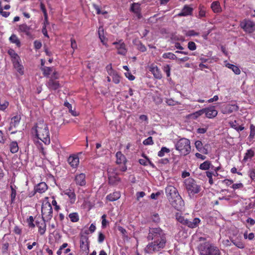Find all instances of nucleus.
<instances>
[{
    "instance_id": "obj_30",
    "label": "nucleus",
    "mask_w": 255,
    "mask_h": 255,
    "mask_svg": "<svg viewBox=\"0 0 255 255\" xmlns=\"http://www.w3.org/2000/svg\"><path fill=\"white\" fill-rule=\"evenodd\" d=\"M8 147L11 153H16L18 151L19 146L16 141H11L9 144Z\"/></svg>"
},
{
    "instance_id": "obj_10",
    "label": "nucleus",
    "mask_w": 255,
    "mask_h": 255,
    "mask_svg": "<svg viewBox=\"0 0 255 255\" xmlns=\"http://www.w3.org/2000/svg\"><path fill=\"white\" fill-rule=\"evenodd\" d=\"M112 44L115 46L118 54L122 55H126L128 50L126 48V44L123 39L117 40L116 41L114 42Z\"/></svg>"
},
{
    "instance_id": "obj_44",
    "label": "nucleus",
    "mask_w": 255,
    "mask_h": 255,
    "mask_svg": "<svg viewBox=\"0 0 255 255\" xmlns=\"http://www.w3.org/2000/svg\"><path fill=\"white\" fill-rule=\"evenodd\" d=\"M170 152V149L166 147H161L160 151L158 152V156L159 157H162L164 156L165 153H168Z\"/></svg>"
},
{
    "instance_id": "obj_40",
    "label": "nucleus",
    "mask_w": 255,
    "mask_h": 255,
    "mask_svg": "<svg viewBox=\"0 0 255 255\" xmlns=\"http://www.w3.org/2000/svg\"><path fill=\"white\" fill-rule=\"evenodd\" d=\"M204 114V111L203 109L200 110L190 115V117L192 119H196L200 116Z\"/></svg>"
},
{
    "instance_id": "obj_63",
    "label": "nucleus",
    "mask_w": 255,
    "mask_h": 255,
    "mask_svg": "<svg viewBox=\"0 0 255 255\" xmlns=\"http://www.w3.org/2000/svg\"><path fill=\"white\" fill-rule=\"evenodd\" d=\"M71 47L73 49V51H74L75 49H76L77 48V43L75 39L74 38H71Z\"/></svg>"
},
{
    "instance_id": "obj_20",
    "label": "nucleus",
    "mask_w": 255,
    "mask_h": 255,
    "mask_svg": "<svg viewBox=\"0 0 255 255\" xmlns=\"http://www.w3.org/2000/svg\"><path fill=\"white\" fill-rule=\"evenodd\" d=\"M63 193L64 195H67L68 197L70 202L71 204L75 203L76 199V196L73 189H66L64 190Z\"/></svg>"
},
{
    "instance_id": "obj_51",
    "label": "nucleus",
    "mask_w": 255,
    "mask_h": 255,
    "mask_svg": "<svg viewBox=\"0 0 255 255\" xmlns=\"http://www.w3.org/2000/svg\"><path fill=\"white\" fill-rule=\"evenodd\" d=\"M143 144L145 145H152L154 144V142L152 140V137L151 136H149L143 141Z\"/></svg>"
},
{
    "instance_id": "obj_2",
    "label": "nucleus",
    "mask_w": 255,
    "mask_h": 255,
    "mask_svg": "<svg viewBox=\"0 0 255 255\" xmlns=\"http://www.w3.org/2000/svg\"><path fill=\"white\" fill-rule=\"evenodd\" d=\"M31 132L35 138L40 140L45 145H49L50 143L49 128L44 121L37 122L32 128Z\"/></svg>"
},
{
    "instance_id": "obj_9",
    "label": "nucleus",
    "mask_w": 255,
    "mask_h": 255,
    "mask_svg": "<svg viewBox=\"0 0 255 255\" xmlns=\"http://www.w3.org/2000/svg\"><path fill=\"white\" fill-rule=\"evenodd\" d=\"M240 26L246 33H252L255 31V23L249 19L241 21Z\"/></svg>"
},
{
    "instance_id": "obj_13",
    "label": "nucleus",
    "mask_w": 255,
    "mask_h": 255,
    "mask_svg": "<svg viewBox=\"0 0 255 255\" xmlns=\"http://www.w3.org/2000/svg\"><path fill=\"white\" fill-rule=\"evenodd\" d=\"M74 181L76 185L84 186L86 184V175L85 173H76L74 178Z\"/></svg>"
},
{
    "instance_id": "obj_41",
    "label": "nucleus",
    "mask_w": 255,
    "mask_h": 255,
    "mask_svg": "<svg viewBox=\"0 0 255 255\" xmlns=\"http://www.w3.org/2000/svg\"><path fill=\"white\" fill-rule=\"evenodd\" d=\"M163 58H167L172 60L177 59L176 56L171 52L165 53L162 55Z\"/></svg>"
},
{
    "instance_id": "obj_18",
    "label": "nucleus",
    "mask_w": 255,
    "mask_h": 255,
    "mask_svg": "<svg viewBox=\"0 0 255 255\" xmlns=\"http://www.w3.org/2000/svg\"><path fill=\"white\" fill-rule=\"evenodd\" d=\"M46 222H47V220H44V219H43L42 218L40 221L36 220L35 222L36 225L38 228V232L40 235H43L46 232Z\"/></svg>"
},
{
    "instance_id": "obj_42",
    "label": "nucleus",
    "mask_w": 255,
    "mask_h": 255,
    "mask_svg": "<svg viewBox=\"0 0 255 255\" xmlns=\"http://www.w3.org/2000/svg\"><path fill=\"white\" fill-rule=\"evenodd\" d=\"M255 136V126L253 124L250 126V133L249 136V139L250 141L253 140Z\"/></svg>"
},
{
    "instance_id": "obj_28",
    "label": "nucleus",
    "mask_w": 255,
    "mask_h": 255,
    "mask_svg": "<svg viewBox=\"0 0 255 255\" xmlns=\"http://www.w3.org/2000/svg\"><path fill=\"white\" fill-rule=\"evenodd\" d=\"M121 197L120 191H115L112 193L108 195L106 199L109 201L113 202L118 200Z\"/></svg>"
},
{
    "instance_id": "obj_31",
    "label": "nucleus",
    "mask_w": 255,
    "mask_h": 255,
    "mask_svg": "<svg viewBox=\"0 0 255 255\" xmlns=\"http://www.w3.org/2000/svg\"><path fill=\"white\" fill-rule=\"evenodd\" d=\"M211 7L215 13H219L222 11L220 2L218 1L213 2L211 4Z\"/></svg>"
},
{
    "instance_id": "obj_29",
    "label": "nucleus",
    "mask_w": 255,
    "mask_h": 255,
    "mask_svg": "<svg viewBox=\"0 0 255 255\" xmlns=\"http://www.w3.org/2000/svg\"><path fill=\"white\" fill-rule=\"evenodd\" d=\"M241 239L242 237L240 236L235 239L233 238H230V240L231 242L238 248L243 249L245 247V245L242 242Z\"/></svg>"
},
{
    "instance_id": "obj_5",
    "label": "nucleus",
    "mask_w": 255,
    "mask_h": 255,
    "mask_svg": "<svg viewBox=\"0 0 255 255\" xmlns=\"http://www.w3.org/2000/svg\"><path fill=\"white\" fill-rule=\"evenodd\" d=\"M175 218L180 223L191 229L197 228L201 222V220L198 218H195L193 219L192 221H191L188 219L185 218L180 213H176Z\"/></svg>"
},
{
    "instance_id": "obj_17",
    "label": "nucleus",
    "mask_w": 255,
    "mask_h": 255,
    "mask_svg": "<svg viewBox=\"0 0 255 255\" xmlns=\"http://www.w3.org/2000/svg\"><path fill=\"white\" fill-rule=\"evenodd\" d=\"M204 114H205L206 117L209 119H212L217 116L218 111L216 110L215 106H211L208 108L203 109Z\"/></svg>"
},
{
    "instance_id": "obj_56",
    "label": "nucleus",
    "mask_w": 255,
    "mask_h": 255,
    "mask_svg": "<svg viewBox=\"0 0 255 255\" xmlns=\"http://www.w3.org/2000/svg\"><path fill=\"white\" fill-rule=\"evenodd\" d=\"M142 156L145 159H140L139 160V162L141 165L146 166L147 165L148 160H147V158H148L144 153L142 154Z\"/></svg>"
},
{
    "instance_id": "obj_53",
    "label": "nucleus",
    "mask_w": 255,
    "mask_h": 255,
    "mask_svg": "<svg viewBox=\"0 0 255 255\" xmlns=\"http://www.w3.org/2000/svg\"><path fill=\"white\" fill-rule=\"evenodd\" d=\"M203 6H202L201 5H199V18H202V17H205L206 15V11L205 10H204L203 9Z\"/></svg>"
},
{
    "instance_id": "obj_47",
    "label": "nucleus",
    "mask_w": 255,
    "mask_h": 255,
    "mask_svg": "<svg viewBox=\"0 0 255 255\" xmlns=\"http://www.w3.org/2000/svg\"><path fill=\"white\" fill-rule=\"evenodd\" d=\"M113 81L116 84L120 83L121 81L120 76L116 73L112 74Z\"/></svg>"
},
{
    "instance_id": "obj_11",
    "label": "nucleus",
    "mask_w": 255,
    "mask_h": 255,
    "mask_svg": "<svg viewBox=\"0 0 255 255\" xmlns=\"http://www.w3.org/2000/svg\"><path fill=\"white\" fill-rule=\"evenodd\" d=\"M166 197L169 200L174 199V198L180 195L177 189L173 186L168 185L165 189Z\"/></svg>"
},
{
    "instance_id": "obj_15",
    "label": "nucleus",
    "mask_w": 255,
    "mask_h": 255,
    "mask_svg": "<svg viewBox=\"0 0 255 255\" xmlns=\"http://www.w3.org/2000/svg\"><path fill=\"white\" fill-rule=\"evenodd\" d=\"M90 241L87 236H82L80 241V249L88 254L89 252Z\"/></svg>"
},
{
    "instance_id": "obj_19",
    "label": "nucleus",
    "mask_w": 255,
    "mask_h": 255,
    "mask_svg": "<svg viewBox=\"0 0 255 255\" xmlns=\"http://www.w3.org/2000/svg\"><path fill=\"white\" fill-rule=\"evenodd\" d=\"M195 146L199 152L204 154H207L208 153V150L207 149L208 145L205 144L204 146H203L201 141L196 140L195 142Z\"/></svg>"
},
{
    "instance_id": "obj_38",
    "label": "nucleus",
    "mask_w": 255,
    "mask_h": 255,
    "mask_svg": "<svg viewBox=\"0 0 255 255\" xmlns=\"http://www.w3.org/2000/svg\"><path fill=\"white\" fill-rule=\"evenodd\" d=\"M20 118L18 116H14L11 118L10 122V127H15L19 123Z\"/></svg>"
},
{
    "instance_id": "obj_49",
    "label": "nucleus",
    "mask_w": 255,
    "mask_h": 255,
    "mask_svg": "<svg viewBox=\"0 0 255 255\" xmlns=\"http://www.w3.org/2000/svg\"><path fill=\"white\" fill-rule=\"evenodd\" d=\"M10 188L11 191L10 195L11 202L13 203L15 199L16 191L12 186H10Z\"/></svg>"
},
{
    "instance_id": "obj_52",
    "label": "nucleus",
    "mask_w": 255,
    "mask_h": 255,
    "mask_svg": "<svg viewBox=\"0 0 255 255\" xmlns=\"http://www.w3.org/2000/svg\"><path fill=\"white\" fill-rule=\"evenodd\" d=\"M130 10L131 11H132L134 13H135L136 11L139 10L140 9H139L138 3H132L131 6V7H130Z\"/></svg>"
},
{
    "instance_id": "obj_54",
    "label": "nucleus",
    "mask_w": 255,
    "mask_h": 255,
    "mask_svg": "<svg viewBox=\"0 0 255 255\" xmlns=\"http://www.w3.org/2000/svg\"><path fill=\"white\" fill-rule=\"evenodd\" d=\"M248 174L252 180L255 181V170L254 169H250L249 170Z\"/></svg>"
},
{
    "instance_id": "obj_21",
    "label": "nucleus",
    "mask_w": 255,
    "mask_h": 255,
    "mask_svg": "<svg viewBox=\"0 0 255 255\" xmlns=\"http://www.w3.org/2000/svg\"><path fill=\"white\" fill-rule=\"evenodd\" d=\"M239 109V107L236 104H228L224 108L223 113L230 114L234 112H237Z\"/></svg>"
},
{
    "instance_id": "obj_37",
    "label": "nucleus",
    "mask_w": 255,
    "mask_h": 255,
    "mask_svg": "<svg viewBox=\"0 0 255 255\" xmlns=\"http://www.w3.org/2000/svg\"><path fill=\"white\" fill-rule=\"evenodd\" d=\"M211 162L209 160H206L200 165L199 168L203 170H207L210 168Z\"/></svg>"
},
{
    "instance_id": "obj_57",
    "label": "nucleus",
    "mask_w": 255,
    "mask_h": 255,
    "mask_svg": "<svg viewBox=\"0 0 255 255\" xmlns=\"http://www.w3.org/2000/svg\"><path fill=\"white\" fill-rule=\"evenodd\" d=\"M106 70L108 74L112 76L113 74L115 73V72L112 68V64H109L106 67Z\"/></svg>"
},
{
    "instance_id": "obj_32",
    "label": "nucleus",
    "mask_w": 255,
    "mask_h": 255,
    "mask_svg": "<svg viewBox=\"0 0 255 255\" xmlns=\"http://www.w3.org/2000/svg\"><path fill=\"white\" fill-rule=\"evenodd\" d=\"M9 41L15 44L18 47L21 46L20 41L16 35L12 34L9 38Z\"/></svg>"
},
{
    "instance_id": "obj_6",
    "label": "nucleus",
    "mask_w": 255,
    "mask_h": 255,
    "mask_svg": "<svg viewBox=\"0 0 255 255\" xmlns=\"http://www.w3.org/2000/svg\"><path fill=\"white\" fill-rule=\"evenodd\" d=\"M48 200V197H45L41 206L42 218L47 220V222L50 221L53 217L52 206Z\"/></svg>"
},
{
    "instance_id": "obj_60",
    "label": "nucleus",
    "mask_w": 255,
    "mask_h": 255,
    "mask_svg": "<svg viewBox=\"0 0 255 255\" xmlns=\"http://www.w3.org/2000/svg\"><path fill=\"white\" fill-rule=\"evenodd\" d=\"M170 67L169 65H166L164 66L163 70V71L166 73L167 77H169L170 75Z\"/></svg>"
},
{
    "instance_id": "obj_45",
    "label": "nucleus",
    "mask_w": 255,
    "mask_h": 255,
    "mask_svg": "<svg viewBox=\"0 0 255 255\" xmlns=\"http://www.w3.org/2000/svg\"><path fill=\"white\" fill-rule=\"evenodd\" d=\"M40 7L41 10H42V11L44 14L45 21H47L48 20V14L47 13V10L46 9L45 5L44 4V3L43 2H40Z\"/></svg>"
},
{
    "instance_id": "obj_24",
    "label": "nucleus",
    "mask_w": 255,
    "mask_h": 255,
    "mask_svg": "<svg viewBox=\"0 0 255 255\" xmlns=\"http://www.w3.org/2000/svg\"><path fill=\"white\" fill-rule=\"evenodd\" d=\"M149 71L153 75L154 78L160 79L162 78V74L160 70L158 68L157 66L151 65L149 67Z\"/></svg>"
},
{
    "instance_id": "obj_48",
    "label": "nucleus",
    "mask_w": 255,
    "mask_h": 255,
    "mask_svg": "<svg viewBox=\"0 0 255 255\" xmlns=\"http://www.w3.org/2000/svg\"><path fill=\"white\" fill-rule=\"evenodd\" d=\"M9 105V103L6 101H0V110L4 111Z\"/></svg>"
},
{
    "instance_id": "obj_43",
    "label": "nucleus",
    "mask_w": 255,
    "mask_h": 255,
    "mask_svg": "<svg viewBox=\"0 0 255 255\" xmlns=\"http://www.w3.org/2000/svg\"><path fill=\"white\" fill-rule=\"evenodd\" d=\"M228 67L231 69L237 75H239L241 73V71L238 66L231 64H228Z\"/></svg>"
},
{
    "instance_id": "obj_46",
    "label": "nucleus",
    "mask_w": 255,
    "mask_h": 255,
    "mask_svg": "<svg viewBox=\"0 0 255 255\" xmlns=\"http://www.w3.org/2000/svg\"><path fill=\"white\" fill-rule=\"evenodd\" d=\"M206 176L209 178V183L210 185H213L214 183L213 179V176L214 174V172L213 171H207L205 172Z\"/></svg>"
},
{
    "instance_id": "obj_8",
    "label": "nucleus",
    "mask_w": 255,
    "mask_h": 255,
    "mask_svg": "<svg viewBox=\"0 0 255 255\" xmlns=\"http://www.w3.org/2000/svg\"><path fill=\"white\" fill-rule=\"evenodd\" d=\"M185 186L190 196H194L199 193L201 190L200 185L197 184L196 181L192 178H188L185 181Z\"/></svg>"
},
{
    "instance_id": "obj_64",
    "label": "nucleus",
    "mask_w": 255,
    "mask_h": 255,
    "mask_svg": "<svg viewBox=\"0 0 255 255\" xmlns=\"http://www.w3.org/2000/svg\"><path fill=\"white\" fill-rule=\"evenodd\" d=\"M105 238V235L101 232L99 233L98 235V242L99 243H102L104 242Z\"/></svg>"
},
{
    "instance_id": "obj_3",
    "label": "nucleus",
    "mask_w": 255,
    "mask_h": 255,
    "mask_svg": "<svg viewBox=\"0 0 255 255\" xmlns=\"http://www.w3.org/2000/svg\"><path fill=\"white\" fill-rule=\"evenodd\" d=\"M198 250L200 255H221L218 247L209 242L200 244Z\"/></svg>"
},
{
    "instance_id": "obj_14",
    "label": "nucleus",
    "mask_w": 255,
    "mask_h": 255,
    "mask_svg": "<svg viewBox=\"0 0 255 255\" xmlns=\"http://www.w3.org/2000/svg\"><path fill=\"white\" fill-rule=\"evenodd\" d=\"M12 57L13 58V64L14 68L20 75H23L24 74V68L18 61V59H19V56L17 54L14 53Z\"/></svg>"
},
{
    "instance_id": "obj_1",
    "label": "nucleus",
    "mask_w": 255,
    "mask_h": 255,
    "mask_svg": "<svg viewBox=\"0 0 255 255\" xmlns=\"http://www.w3.org/2000/svg\"><path fill=\"white\" fill-rule=\"evenodd\" d=\"M147 239L152 241L145 247L144 251L146 253L152 254L159 252L165 247L166 235L160 228H150Z\"/></svg>"
},
{
    "instance_id": "obj_36",
    "label": "nucleus",
    "mask_w": 255,
    "mask_h": 255,
    "mask_svg": "<svg viewBox=\"0 0 255 255\" xmlns=\"http://www.w3.org/2000/svg\"><path fill=\"white\" fill-rule=\"evenodd\" d=\"M255 152L252 149H248L243 158V161H246L248 159H251L254 156Z\"/></svg>"
},
{
    "instance_id": "obj_26",
    "label": "nucleus",
    "mask_w": 255,
    "mask_h": 255,
    "mask_svg": "<svg viewBox=\"0 0 255 255\" xmlns=\"http://www.w3.org/2000/svg\"><path fill=\"white\" fill-rule=\"evenodd\" d=\"M98 35L99 37L101 40V42L103 43V45L106 46L107 47H108V45L107 43V39L104 36V27L103 26H101L99 27L98 29Z\"/></svg>"
},
{
    "instance_id": "obj_7",
    "label": "nucleus",
    "mask_w": 255,
    "mask_h": 255,
    "mask_svg": "<svg viewBox=\"0 0 255 255\" xmlns=\"http://www.w3.org/2000/svg\"><path fill=\"white\" fill-rule=\"evenodd\" d=\"M59 77V73L56 70H54L51 76L49 77L46 83V86L50 91H55L61 87V85L58 80Z\"/></svg>"
},
{
    "instance_id": "obj_61",
    "label": "nucleus",
    "mask_w": 255,
    "mask_h": 255,
    "mask_svg": "<svg viewBox=\"0 0 255 255\" xmlns=\"http://www.w3.org/2000/svg\"><path fill=\"white\" fill-rule=\"evenodd\" d=\"M34 48L36 50H38L41 48V47L42 46V43L39 40H35L34 42Z\"/></svg>"
},
{
    "instance_id": "obj_50",
    "label": "nucleus",
    "mask_w": 255,
    "mask_h": 255,
    "mask_svg": "<svg viewBox=\"0 0 255 255\" xmlns=\"http://www.w3.org/2000/svg\"><path fill=\"white\" fill-rule=\"evenodd\" d=\"M34 219L32 216L29 217L27 219V223H28V226L30 228H34L35 227V225L33 223Z\"/></svg>"
},
{
    "instance_id": "obj_12",
    "label": "nucleus",
    "mask_w": 255,
    "mask_h": 255,
    "mask_svg": "<svg viewBox=\"0 0 255 255\" xmlns=\"http://www.w3.org/2000/svg\"><path fill=\"white\" fill-rule=\"evenodd\" d=\"M171 206L178 211H181L184 207V202L180 195L169 201Z\"/></svg>"
},
{
    "instance_id": "obj_16",
    "label": "nucleus",
    "mask_w": 255,
    "mask_h": 255,
    "mask_svg": "<svg viewBox=\"0 0 255 255\" xmlns=\"http://www.w3.org/2000/svg\"><path fill=\"white\" fill-rule=\"evenodd\" d=\"M69 164L72 168H77L79 164V157L78 154L70 155L67 159Z\"/></svg>"
},
{
    "instance_id": "obj_22",
    "label": "nucleus",
    "mask_w": 255,
    "mask_h": 255,
    "mask_svg": "<svg viewBox=\"0 0 255 255\" xmlns=\"http://www.w3.org/2000/svg\"><path fill=\"white\" fill-rule=\"evenodd\" d=\"M117 173H112L109 175V183L112 185H117L120 181L121 178Z\"/></svg>"
},
{
    "instance_id": "obj_25",
    "label": "nucleus",
    "mask_w": 255,
    "mask_h": 255,
    "mask_svg": "<svg viewBox=\"0 0 255 255\" xmlns=\"http://www.w3.org/2000/svg\"><path fill=\"white\" fill-rule=\"evenodd\" d=\"M193 9L187 5H185L181 11L178 13L179 16H187L191 15L192 13Z\"/></svg>"
},
{
    "instance_id": "obj_62",
    "label": "nucleus",
    "mask_w": 255,
    "mask_h": 255,
    "mask_svg": "<svg viewBox=\"0 0 255 255\" xmlns=\"http://www.w3.org/2000/svg\"><path fill=\"white\" fill-rule=\"evenodd\" d=\"M243 187H244L243 184L241 183H239L233 184L232 185V188L234 190H236V189L242 188H243Z\"/></svg>"
},
{
    "instance_id": "obj_33",
    "label": "nucleus",
    "mask_w": 255,
    "mask_h": 255,
    "mask_svg": "<svg viewBox=\"0 0 255 255\" xmlns=\"http://www.w3.org/2000/svg\"><path fill=\"white\" fill-rule=\"evenodd\" d=\"M116 157L117 164H122V163H125L126 160V157L121 151L117 152Z\"/></svg>"
},
{
    "instance_id": "obj_59",
    "label": "nucleus",
    "mask_w": 255,
    "mask_h": 255,
    "mask_svg": "<svg viewBox=\"0 0 255 255\" xmlns=\"http://www.w3.org/2000/svg\"><path fill=\"white\" fill-rule=\"evenodd\" d=\"M6 140V137L1 130H0V143L4 144Z\"/></svg>"
},
{
    "instance_id": "obj_39",
    "label": "nucleus",
    "mask_w": 255,
    "mask_h": 255,
    "mask_svg": "<svg viewBox=\"0 0 255 255\" xmlns=\"http://www.w3.org/2000/svg\"><path fill=\"white\" fill-rule=\"evenodd\" d=\"M68 216L72 222H77L79 220V216L77 212L70 213Z\"/></svg>"
},
{
    "instance_id": "obj_34",
    "label": "nucleus",
    "mask_w": 255,
    "mask_h": 255,
    "mask_svg": "<svg viewBox=\"0 0 255 255\" xmlns=\"http://www.w3.org/2000/svg\"><path fill=\"white\" fill-rule=\"evenodd\" d=\"M41 71H42L43 74L45 77H49L51 73L54 72L53 71V68L44 66L41 68Z\"/></svg>"
},
{
    "instance_id": "obj_58",
    "label": "nucleus",
    "mask_w": 255,
    "mask_h": 255,
    "mask_svg": "<svg viewBox=\"0 0 255 255\" xmlns=\"http://www.w3.org/2000/svg\"><path fill=\"white\" fill-rule=\"evenodd\" d=\"M9 247V244L8 243H5L2 244L1 247V251L3 254H6L7 252L8 249Z\"/></svg>"
},
{
    "instance_id": "obj_35",
    "label": "nucleus",
    "mask_w": 255,
    "mask_h": 255,
    "mask_svg": "<svg viewBox=\"0 0 255 255\" xmlns=\"http://www.w3.org/2000/svg\"><path fill=\"white\" fill-rule=\"evenodd\" d=\"M64 105L69 109V113H70L73 116L76 117L78 116L79 114L77 113L75 110H72V105L67 101L64 102Z\"/></svg>"
},
{
    "instance_id": "obj_4",
    "label": "nucleus",
    "mask_w": 255,
    "mask_h": 255,
    "mask_svg": "<svg viewBox=\"0 0 255 255\" xmlns=\"http://www.w3.org/2000/svg\"><path fill=\"white\" fill-rule=\"evenodd\" d=\"M175 149L181 155H186L191 151L190 141L186 138H181L175 144Z\"/></svg>"
},
{
    "instance_id": "obj_23",
    "label": "nucleus",
    "mask_w": 255,
    "mask_h": 255,
    "mask_svg": "<svg viewBox=\"0 0 255 255\" xmlns=\"http://www.w3.org/2000/svg\"><path fill=\"white\" fill-rule=\"evenodd\" d=\"M47 189L48 186L47 184L45 182H42L35 186L34 190L35 193L42 194L45 192Z\"/></svg>"
},
{
    "instance_id": "obj_55",
    "label": "nucleus",
    "mask_w": 255,
    "mask_h": 255,
    "mask_svg": "<svg viewBox=\"0 0 255 255\" xmlns=\"http://www.w3.org/2000/svg\"><path fill=\"white\" fill-rule=\"evenodd\" d=\"M188 48L189 50L193 51L196 50L197 47L194 42L190 41L188 43Z\"/></svg>"
},
{
    "instance_id": "obj_27",
    "label": "nucleus",
    "mask_w": 255,
    "mask_h": 255,
    "mask_svg": "<svg viewBox=\"0 0 255 255\" xmlns=\"http://www.w3.org/2000/svg\"><path fill=\"white\" fill-rule=\"evenodd\" d=\"M30 30V27L24 23L19 25L18 31L20 32L25 33L27 36H30L31 35Z\"/></svg>"
}]
</instances>
